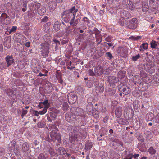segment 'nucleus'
Masks as SVG:
<instances>
[{
  "label": "nucleus",
  "instance_id": "obj_1",
  "mask_svg": "<svg viewBox=\"0 0 159 159\" xmlns=\"http://www.w3.org/2000/svg\"><path fill=\"white\" fill-rule=\"evenodd\" d=\"M78 11V9L75 6L72 7L70 9L64 12V20L65 22H69L70 24L73 27L76 26L80 20V18H77L75 20L76 13Z\"/></svg>",
  "mask_w": 159,
  "mask_h": 159
},
{
  "label": "nucleus",
  "instance_id": "obj_2",
  "mask_svg": "<svg viewBox=\"0 0 159 159\" xmlns=\"http://www.w3.org/2000/svg\"><path fill=\"white\" fill-rule=\"evenodd\" d=\"M32 7L35 11H37L38 14L40 16L43 15L46 11L45 8L40 3H34L32 5Z\"/></svg>",
  "mask_w": 159,
  "mask_h": 159
},
{
  "label": "nucleus",
  "instance_id": "obj_3",
  "mask_svg": "<svg viewBox=\"0 0 159 159\" xmlns=\"http://www.w3.org/2000/svg\"><path fill=\"white\" fill-rule=\"evenodd\" d=\"M70 112L73 115L76 116H82L84 112L82 109L77 107H72Z\"/></svg>",
  "mask_w": 159,
  "mask_h": 159
},
{
  "label": "nucleus",
  "instance_id": "obj_4",
  "mask_svg": "<svg viewBox=\"0 0 159 159\" xmlns=\"http://www.w3.org/2000/svg\"><path fill=\"white\" fill-rule=\"evenodd\" d=\"M127 26L129 29H134L137 28L138 26V21L135 18H133L127 22Z\"/></svg>",
  "mask_w": 159,
  "mask_h": 159
},
{
  "label": "nucleus",
  "instance_id": "obj_5",
  "mask_svg": "<svg viewBox=\"0 0 159 159\" xmlns=\"http://www.w3.org/2000/svg\"><path fill=\"white\" fill-rule=\"evenodd\" d=\"M41 52L43 56H46L49 53V44L48 43H43L40 45Z\"/></svg>",
  "mask_w": 159,
  "mask_h": 159
},
{
  "label": "nucleus",
  "instance_id": "obj_6",
  "mask_svg": "<svg viewBox=\"0 0 159 159\" xmlns=\"http://www.w3.org/2000/svg\"><path fill=\"white\" fill-rule=\"evenodd\" d=\"M123 7L128 10L134 11L135 10V6L132 2L129 0H124L122 2Z\"/></svg>",
  "mask_w": 159,
  "mask_h": 159
},
{
  "label": "nucleus",
  "instance_id": "obj_7",
  "mask_svg": "<svg viewBox=\"0 0 159 159\" xmlns=\"http://www.w3.org/2000/svg\"><path fill=\"white\" fill-rule=\"evenodd\" d=\"M51 139L53 141L57 140L58 143L61 142V137L59 133H57L55 130H52L50 133Z\"/></svg>",
  "mask_w": 159,
  "mask_h": 159
},
{
  "label": "nucleus",
  "instance_id": "obj_8",
  "mask_svg": "<svg viewBox=\"0 0 159 159\" xmlns=\"http://www.w3.org/2000/svg\"><path fill=\"white\" fill-rule=\"evenodd\" d=\"M67 98L69 103L71 104L75 103L77 99L76 95L73 92L69 93L67 95Z\"/></svg>",
  "mask_w": 159,
  "mask_h": 159
},
{
  "label": "nucleus",
  "instance_id": "obj_9",
  "mask_svg": "<svg viewBox=\"0 0 159 159\" xmlns=\"http://www.w3.org/2000/svg\"><path fill=\"white\" fill-rule=\"evenodd\" d=\"M81 127H82L81 126H72L71 129L73 131V134H75L77 135H81L84 131L83 129L82 128H81Z\"/></svg>",
  "mask_w": 159,
  "mask_h": 159
},
{
  "label": "nucleus",
  "instance_id": "obj_10",
  "mask_svg": "<svg viewBox=\"0 0 159 159\" xmlns=\"http://www.w3.org/2000/svg\"><path fill=\"white\" fill-rule=\"evenodd\" d=\"M120 14L121 17L124 19H128L132 17L131 13L125 10H121L120 12Z\"/></svg>",
  "mask_w": 159,
  "mask_h": 159
},
{
  "label": "nucleus",
  "instance_id": "obj_11",
  "mask_svg": "<svg viewBox=\"0 0 159 159\" xmlns=\"http://www.w3.org/2000/svg\"><path fill=\"white\" fill-rule=\"evenodd\" d=\"M122 156L124 159H132L133 154L129 149H127L124 151Z\"/></svg>",
  "mask_w": 159,
  "mask_h": 159
},
{
  "label": "nucleus",
  "instance_id": "obj_12",
  "mask_svg": "<svg viewBox=\"0 0 159 159\" xmlns=\"http://www.w3.org/2000/svg\"><path fill=\"white\" fill-rule=\"evenodd\" d=\"M7 95L12 99H15L16 97L15 92L14 90L11 89H6Z\"/></svg>",
  "mask_w": 159,
  "mask_h": 159
},
{
  "label": "nucleus",
  "instance_id": "obj_13",
  "mask_svg": "<svg viewBox=\"0 0 159 159\" xmlns=\"http://www.w3.org/2000/svg\"><path fill=\"white\" fill-rule=\"evenodd\" d=\"M5 60L7 64L8 67L10 66L14 63V60L12 56H7L6 57Z\"/></svg>",
  "mask_w": 159,
  "mask_h": 159
},
{
  "label": "nucleus",
  "instance_id": "obj_14",
  "mask_svg": "<svg viewBox=\"0 0 159 159\" xmlns=\"http://www.w3.org/2000/svg\"><path fill=\"white\" fill-rule=\"evenodd\" d=\"M86 110L88 114L90 115L93 113L94 111H96L95 109L93 108L92 103H89L87 105Z\"/></svg>",
  "mask_w": 159,
  "mask_h": 159
},
{
  "label": "nucleus",
  "instance_id": "obj_15",
  "mask_svg": "<svg viewBox=\"0 0 159 159\" xmlns=\"http://www.w3.org/2000/svg\"><path fill=\"white\" fill-rule=\"evenodd\" d=\"M122 89V93L125 95L129 94L131 92L130 88L126 85L123 86Z\"/></svg>",
  "mask_w": 159,
  "mask_h": 159
},
{
  "label": "nucleus",
  "instance_id": "obj_16",
  "mask_svg": "<svg viewBox=\"0 0 159 159\" xmlns=\"http://www.w3.org/2000/svg\"><path fill=\"white\" fill-rule=\"evenodd\" d=\"M104 72L103 68L101 66L97 67L95 69V72L96 75L99 76Z\"/></svg>",
  "mask_w": 159,
  "mask_h": 159
},
{
  "label": "nucleus",
  "instance_id": "obj_17",
  "mask_svg": "<svg viewBox=\"0 0 159 159\" xmlns=\"http://www.w3.org/2000/svg\"><path fill=\"white\" fill-rule=\"evenodd\" d=\"M41 69V67L40 66L39 62L37 61L35 66L32 68L33 71L35 73L39 72Z\"/></svg>",
  "mask_w": 159,
  "mask_h": 159
},
{
  "label": "nucleus",
  "instance_id": "obj_18",
  "mask_svg": "<svg viewBox=\"0 0 159 159\" xmlns=\"http://www.w3.org/2000/svg\"><path fill=\"white\" fill-rule=\"evenodd\" d=\"M115 112L116 116L118 118L120 117L122 114V110L121 107H116L115 110Z\"/></svg>",
  "mask_w": 159,
  "mask_h": 159
},
{
  "label": "nucleus",
  "instance_id": "obj_19",
  "mask_svg": "<svg viewBox=\"0 0 159 159\" xmlns=\"http://www.w3.org/2000/svg\"><path fill=\"white\" fill-rule=\"evenodd\" d=\"M119 81L118 78L114 76H110L108 78V81L109 83H115Z\"/></svg>",
  "mask_w": 159,
  "mask_h": 159
},
{
  "label": "nucleus",
  "instance_id": "obj_20",
  "mask_svg": "<svg viewBox=\"0 0 159 159\" xmlns=\"http://www.w3.org/2000/svg\"><path fill=\"white\" fill-rule=\"evenodd\" d=\"M77 135L72 133L69 137V140L71 143L75 142L77 141Z\"/></svg>",
  "mask_w": 159,
  "mask_h": 159
},
{
  "label": "nucleus",
  "instance_id": "obj_21",
  "mask_svg": "<svg viewBox=\"0 0 159 159\" xmlns=\"http://www.w3.org/2000/svg\"><path fill=\"white\" fill-rule=\"evenodd\" d=\"M61 23L60 22L56 21L53 25V28L56 31H58L60 29Z\"/></svg>",
  "mask_w": 159,
  "mask_h": 159
},
{
  "label": "nucleus",
  "instance_id": "obj_22",
  "mask_svg": "<svg viewBox=\"0 0 159 159\" xmlns=\"http://www.w3.org/2000/svg\"><path fill=\"white\" fill-rule=\"evenodd\" d=\"M96 108L98 111L103 113H105L106 111V107H103L101 103H100Z\"/></svg>",
  "mask_w": 159,
  "mask_h": 159
},
{
  "label": "nucleus",
  "instance_id": "obj_23",
  "mask_svg": "<svg viewBox=\"0 0 159 159\" xmlns=\"http://www.w3.org/2000/svg\"><path fill=\"white\" fill-rule=\"evenodd\" d=\"M30 11H28V15L30 17H32L35 15V13L34 11V8L32 6H30Z\"/></svg>",
  "mask_w": 159,
  "mask_h": 159
},
{
  "label": "nucleus",
  "instance_id": "obj_24",
  "mask_svg": "<svg viewBox=\"0 0 159 159\" xmlns=\"http://www.w3.org/2000/svg\"><path fill=\"white\" fill-rule=\"evenodd\" d=\"M29 149L28 143L27 142L24 143L22 145V150L23 151H26Z\"/></svg>",
  "mask_w": 159,
  "mask_h": 159
},
{
  "label": "nucleus",
  "instance_id": "obj_25",
  "mask_svg": "<svg viewBox=\"0 0 159 159\" xmlns=\"http://www.w3.org/2000/svg\"><path fill=\"white\" fill-rule=\"evenodd\" d=\"M20 40H19L20 43L22 45L24 44L26 41H27V38L23 35H20Z\"/></svg>",
  "mask_w": 159,
  "mask_h": 159
},
{
  "label": "nucleus",
  "instance_id": "obj_26",
  "mask_svg": "<svg viewBox=\"0 0 159 159\" xmlns=\"http://www.w3.org/2000/svg\"><path fill=\"white\" fill-rule=\"evenodd\" d=\"M57 151L58 153H59V154L61 155H64L66 152L65 149L61 147H59Z\"/></svg>",
  "mask_w": 159,
  "mask_h": 159
},
{
  "label": "nucleus",
  "instance_id": "obj_27",
  "mask_svg": "<svg viewBox=\"0 0 159 159\" xmlns=\"http://www.w3.org/2000/svg\"><path fill=\"white\" fill-rule=\"evenodd\" d=\"M8 17V15L5 13H2L0 17V20L1 21H3L5 20Z\"/></svg>",
  "mask_w": 159,
  "mask_h": 159
},
{
  "label": "nucleus",
  "instance_id": "obj_28",
  "mask_svg": "<svg viewBox=\"0 0 159 159\" xmlns=\"http://www.w3.org/2000/svg\"><path fill=\"white\" fill-rule=\"evenodd\" d=\"M148 152L151 155H152L156 153V150L153 148V147H151L148 150Z\"/></svg>",
  "mask_w": 159,
  "mask_h": 159
},
{
  "label": "nucleus",
  "instance_id": "obj_29",
  "mask_svg": "<svg viewBox=\"0 0 159 159\" xmlns=\"http://www.w3.org/2000/svg\"><path fill=\"white\" fill-rule=\"evenodd\" d=\"M28 0H20V2H19L17 5L18 6H21L22 5H27Z\"/></svg>",
  "mask_w": 159,
  "mask_h": 159
},
{
  "label": "nucleus",
  "instance_id": "obj_30",
  "mask_svg": "<svg viewBox=\"0 0 159 159\" xmlns=\"http://www.w3.org/2000/svg\"><path fill=\"white\" fill-rule=\"evenodd\" d=\"M56 4L54 2H51L50 4L49 8L50 11H53L55 8Z\"/></svg>",
  "mask_w": 159,
  "mask_h": 159
},
{
  "label": "nucleus",
  "instance_id": "obj_31",
  "mask_svg": "<svg viewBox=\"0 0 159 159\" xmlns=\"http://www.w3.org/2000/svg\"><path fill=\"white\" fill-rule=\"evenodd\" d=\"M49 107L48 106H45L42 111H39L40 115H43L47 111V109Z\"/></svg>",
  "mask_w": 159,
  "mask_h": 159
},
{
  "label": "nucleus",
  "instance_id": "obj_32",
  "mask_svg": "<svg viewBox=\"0 0 159 159\" xmlns=\"http://www.w3.org/2000/svg\"><path fill=\"white\" fill-rule=\"evenodd\" d=\"M105 57L109 60H111L113 58L112 54L110 52H107L105 54Z\"/></svg>",
  "mask_w": 159,
  "mask_h": 159
},
{
  "label": "nucleus",
  "instance_id": "obj_33",
  "mask_svg": "<svg viewBox=\"0 0 159 159\" xmlns=\"http://www.w3.org/2000/svg\"><path fill=\"white\" fill-rule=\"evenodd\" d=\"M69 107V106L66 102H64L62 104V109L64 111H66Z\"/></svg>",
  "mask_w": 159,
  "mask_h": 159
},
{
  "label": "nucleus",
  "instance_id": "obj_34",
  "mask_svg": "<svg viewBox=\"0 0 159 159\" xmlns=\"http://www.w3.org/2000/svg\"><path fill=\"white\" fill-rule=\"evenodd\" d=\"M157 43L155 41L152 40L151 42V47L152 48H155L157 46Z\"/></svg>",
  "mask_w": 159,
  "mask_h": 159
},
{
  "label": "nucleus",
  "instance_id": "obj_35",
  "mask_svg": "<svg viewBox=\"0 0 159 159\" xmlns=\"http://www.w3.org/2000/svg\"><path fill=\"white\" fill-rule=\"evenodd\" d=\"M130 38H131L132 40H138L141 39V37L140 36H132Z\"/></svg>",
  "mask_w": 159,
  "mask_h": 159
},
{
  "label": "nucleus",
  "instance_id": "obj_36",
  "mask_svg": "<svg viewBox=\"0 0 159 159\" xmlns=\"http://www.w3.org/2000/svg\"><path fill=\"white\" fill-rule=\"evenodd\" d=\"M141 56L139 54H138L135 56H133L132 57V60L133 61H136L138 59L140 58Z\"/></svg>",
  "mask_w": 159,
  "mask_h": 159
},
{
  "label": "nucleus",
  "instance_id": "obj_37",
  "mask_svg": "<svg viewBox=\"0 0 159 159\" xmlns=\"http://www.w3.org/2000/svg\"><path fill=\"white\" fill-rule=\"evenodd\" d=\"M82 21H84L85 25H88L90 23L89 20L87 17H84L83 18Z\"/></svg>",
  "mask_w": 159,
  "mask_h": 159
},
{
  "label": "nucleus",
  "instance_id": "obj_38",
  "mask_svg": "<svg viewBox=\"0 0 159 159\" xmlns=\"http://www.w3.org/2000/svg\"><path fill=\"white\" fill-rule=\"evenodd\" d=\"M142 11L144 12H146L148 11V7L147 5H143L142 7Z\"/></svg>",
  "mask_w": 159,
  "mask_h": 159
},
{
  "label": "nucleus",
  "instance_id": "obj_39",
  "mask_svg": "<svg viewBox=\"0 0 159 159\" xmlns=\"http://www.w3.org/2000/svg\"><path fill=\"white\" fill-rule=\"evenodd\" d=\"M92 144L91 143H89L86 144L85 148L88 150L90 149L92 147Z\"/></svg>",
  "mask_w": 159,
  "mask_h": 159
},
{
  "label": "nucleus",
  "instance_id": "obj_40",
  "mask_svg": "<svg viewBox=\"0 0 159 159\" xmlns=\"http://www.w3.org/2000/svg\"><path fill=\"white\" fill-rule=\"evenodd\" d=\"M46 157L44 154L42 153H40L38 157V159H46Z\"/></svg>",
  "mask_w": 159,
  "mask_h": 159
},
{
  "label": "nucleus",
  "instance_id": "obj_41",
  "mask_svg": "<svg viewBox=\"0 0 159 159\" xmlns=\"http://www.w3.org/2000/svg\"><path fill=\"white\" fill-rule=\"evenodd\" d=\"M65 117L66 118V121L69 122L70 121L71 119L68 113H66L65 115Z\"/></svg>",
  "mask_w": 159,
  "mask_h": 159
},
{
  "label": "nucleus",
  "instance_id": "obj_42",
  "mask_svg": "<svg viewBox=\"0 0 159 159\" xmlns=\"http://www.w3.org/2000/svg\"><path fill=\"white\" fill-rule=\"evenodd\" d=\"M28 112V111L27 110H25L24 109H22V114H21V117L23 118L24 115H26Z\"/></svg>",
  "mask_w": 159,
  "mask_h": 159
},
{
  "label": "nucleus",
  "instance_id": "obj_43",
  "mask_svg": "<svg viewBox=\"0 0 159 159\" xmlns=\"http://www.w3.org/2000/svg\"><path fill=\"white\" fill-rule=\"evenodd\" d=\"M133 108L134 109L136 110H137L139 108V106L137 103L136 102H134L133 104Z\"/></svg>",
  "mask_w": 159,
  "mask_h": 159
},
{
  "label": "nucleus",
  "instance_id": "obj_44",
  "mask_svg": "<svg viewBox=\"0 0 159 159\" xmlns=\"http://www.w3.org/2000/svg\"><path fill=\"white\" fill-rule=\"evenodd\" d=\"M148 47V45L147 43H143L140 46V48L143 47L145 50L147 49Z\"/></svg>",
  "mask_w": 159,
  "mask_h": 159
},
{
  "label": "nucleus",
  "instance_id": "obj_45",
  "mask_svg": "<svg viewBox=\"0 0 159 159\" xmlns=\"http://www.w3.org/2000/svg\"><path fill=\"white\" fill-rule=\"evenodd\" d=\"M48 20V18L47 16H44L41 19V22L43 23H46Z\"/></svg>",
  "mask_w": 159,
  "mask_h": 159
},
{
  "label": "nucleus",
  "instance_id": "obj_46",
  "mask_svg": "<svg viewBox=\"0 0 159 159\" xmlns=\"http://www.w3.org/2000/svg\"><path fill=\"white\" fill-rule=\"evenodd\" d=\"M17 28V27L16 26H12L11 29L9 33L11 34V33L14 32L16 30Z\"/></svg>",
  "mask_w": 159,
  "mask_h": 159
},
{
  "label": "nucleus",
  "instance_id": "obj_47",
  "mask_svg": "<svg viewBox=\"0 0 159 159\" xmlns=\"http://www.w3.org/2000/svg\"><path fill=\"white\" fill-rule=\"evenodd\" d=\"M133 96L136 97H138L140 96L141 93L137 92H134L133 93Z\"/></svg>",
  "mask_w": 159,
  "mask_h": 159
},
{
  "label": "nucleus",
  "instance_id": "obj_48",
  "mask_svg": "<svg viewBox=\"0 0 159 159\" xmlns=\"http://www.w3.org/2000/svg\"><path fill=\"white\" fill-rule=\"evenodd\" d=\"M94 100V98L92 97H89L87 99V102L89 103H92L91 102Z\"/></svg>",
  "mask_w": 159,
  "mask_h": 159
},
{
  "label": "nucleus",
  "instance_id": "obj_49",
  "mask_svg": "<svg viewBox=\"0 0 159 159\" xmlns=\"http://www.w3.org/2000/svg\"><path fill=\"white\" fill-rule=\"evenodd\" d=\"M94 84L96 87H98L99 84V82L97 79L93 80Z\"/></svg>",
  "mask_w": 159,
  "mask_h": 159
},
{
  "label": "nucleus",
  "instance_id": "obj_50",
  "mask_svg": "<svg viewBox=\"0 0 159 159\" xmlns=\"http://www.w3.org/2000/svg\"><path fill=\"white\" fill-rule=\"evenodd\" d=\"M88 73L91 76H93L95 75L94 73L93 72V70L91 69H89L88 70Z\"/></svg>",
  "mask_w": 159,
  "mask_h": 159
},
{
  "label": "nucleus",
  "instance_id": "obj_51",
  "mask_svg": "<svg viewBox=\"0 0 159 159\" xmlns=\"http://www.w3.org/2000/svg\"><path fill=\"white\" fill-rule=\"evenodd\" d=\"M68 40L67 39H64L61 41V43L62 44H65L68 43Z\"/></svg>",
  "mask_w": 159,
  "mask_h": 159
},
{
  "label": "nucleus",
  "instance_id": "obj_52",
  "mask_svg": "<svg viewBox=\"0 0 159 159\" xmlns=\"http://www.w3.org/2000/svg\"><path fill=\"white\" fill-rule=\"evenodd\" d=\"M98 90L99 92L103 93L104 90V88L103 86L102 85L100 86L98 88Z\"/></svg>",
  "mask_w": 159,
  "mask_h": 159
},
{
  "label": "nucleus",
  "instance_id": "obj_53",
  "mask_svg": "<svg viewBox=\"0 0 159 159\" xmlns=\"http://www.w3.org/2000/svg\"><path fill=\"white\" fill-rule=\"evenodd\" d=\"M42 103L45 106H48L49 107V104L48 103V100H44Z\"/></svg>",
  "mask_w": 159,
  "mask_h": 159
},
{
  "label": "nucleus",
  "instance_id": "obj_54",
  "mask_svg": "<svg viewBox=\"0 0 159 159\" xmlns=\"http://www.w3.org/2000/svg\"><path fill=\"white\" fill-rule=\"evenodd\" d=\"M95 112L94 111L93 113L91 115H92L94 118H98L99 117V115L98 114L95 113Z\"/></svg>",
  "mask_w": 159,
  "mask_h": 159
},
{
  "label": "nucleus",
  "instance_id": "obj_55",
  "mask_svg": "<svg viewBox=\"0 0 159 159\" xmlns=\"http://www.w3.org/2000/svg\"><path fill=\"white\" fill-rule=\"evenodd\" d=\"M97 34H95L96 35V39L97 42L99 41L101 39H102L100 37V36L98 35L97 36Z\"/></svg>",
  "mask_w": 159,
  "mask_h": 159
},
{
  "label": "nucleus",
  "instance_id": "obj_56",
  "mask_svg": "<svg viewBox=\"0 0 159 159\" xmlns=\"http://www.w3.org/2000/svg\"><path fill=\"white\" fill-rule=\"evenodd\" d=\"M66 32L67 33L69 34L71 32L72 30L69 27L66 28Z\"/></svg>",
  "mask_w": 159,
  "mask_h": 159
},
{
  "label": "nucleus",
  "instance_id": "obj_57",
  "mask_svg": "<svg viewBox=\"0 0 159 159\" xmlns=\"http://www.w3.org/2000/svg\"><path fill=\"white\" fill-rule=\"evenodd\" d=\"M16 143V142L15 139L12 140L11 142V146L13 147H14Z\"/></svg>",
  "mask_w": 159,
  "mask_h": 159
},
{
  "label": "nucleus",
  "instance_id": "obj_58",
  "mask_svg": "<svg viewBox=\"0 0 159 159\" xmlns=\"http://www.w3.org/2000/svg\"><path fill=\"white\" fill-rule=\"evenodd\" d=\"M21 6L22 7H23V8L22 9V11L23 12L25 11L27 9V8H26L27 5H22Z\"/></svg>",
  "mask_w": 159,
  "mask_h": 159
},
{
  "label": "nucleus",
  "instance_id": "obj_59",
  "mask_svg": "<svg viewBox=\"0 0 159 159\" xmlns=\"http://www.w3.org/2000/svg\"><path fill=\"white\" fill-rule=\"evenodd\" d=\"M155 119L156 120L155 122L157 123H159V113L158 114L156 117Z\"/></svg>",
  "mask_w": 159,
  "mask_h": 159
},
{
  "label": "nucleus",
  "instance_id": "obj_60",
  "mask_svg": "<svg viewBox=\"0 0 159 159\" xmlns=\"http://www.w3.org/2000/svg\"><path fill=\"white\" fill-rule=\"evenodd\" d=\"M109 94L111 95H113L115 93V91L114 90H111L109 91Z\"/></svg>",
  "mask_w": 159,
  "mask_h": 159
},
{
  "label": "nucleus",
  "instance_id": "obj_61",
  "mask_svg": "<svg viewBox=\"0 0 159 159\" xmlns=\"http://www.w3.org/2000/svg\"><path fill=\"white\" fill-rule=\"evenodd\" d=\"M139 154H135L134 155H133V157H132V158H138L139 156Z\"/></svg>",
  "mask_w": 159,
  "mask_h": 159
},
{
  "label": "nucleus",
  "instance_id": "obj_62",
  "mask_svg": "<svg viewBox=\"0 0 159 159\" xmlns=\"http://www.w3.org/2000/svg\"><path fill=\"white\" fill-rule=\"evenodd\" d=\"M22 63V62H21L20 63H18V66L19 67V68L20 69H22L25 67L24 65H23V64L22 66H20V64H21Z\"/></svg>",
  "mask_w": 159,
  "mask_h": 159
},
{
  "label": "nucleus",
  "instance_id": "obj_63",
  "mask_svg": "<svg viewBox=\"0 0 159 159\" xmlns=\"http://www.w3.org/2000/svg\"><path fill=\"white\" fill-rule=\"evenodd\" d=\"M108 120V117L107 116H106L103 119V121L105 123H106Z\"/></svg>",
  "mask_w": 159,
  "mask_h": 159
},
{
  "label": "nucleus",
  "instance_id": "obj_64",
  "mask_svg": "<svg viewBox=\"0 0 159 159\" xmlns=\"http://www.w3.org/2000/svg\"><path fill=\"white\" fill-rule=\"evenodd\" d=\"M25 46L27 47H29L30 46V43L29 42H28L25 43Z\"/></svg>",
  "mask_w": 159,
  "mask_h": 159
}]
</instances>
